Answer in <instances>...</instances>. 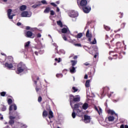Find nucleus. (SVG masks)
Returning <instances> with one entry per match:
<instances>
[{
	"label": "nucleus",
	"instance_id": "16",
	"mask_svg": "<svg viewBox=\"0 0 128 128\" xmlns=\"http://www.w3.org/2000/svg\"><path fill=\"white\" fill-rule=\"evenodd\" d=\"M26 10V6L22 5L20 6V10H21V12Z\"/></svg>",
	"mask_w": 128,
	"mask_h": 128
},
{
	"label": "nucleus",
	"instance_id": "31",
	"mask_svg": "<svg viewBox=\"0 0 128 128\" xmlns=\"http://www.w3.org/2000/svg\"><path fill=\"white\" fill-rule=\"evenodd\" d=\"M12 12V9H8V16H10Z\"/></svg>",
	"mask_w": 128,
	"mask_h": 128
},
{
	"label": "nucleus",
	"instance_id": "57",
	"mask_svg": "<svg viewBox=\"0 0 128 128\" xmlns=\"http://www.w3.org/2000/svg\"><path fill=\"white\" fill-rule=\"evenodd\" d=\"M34 54H36V56H38V52L36 51V52H34Z\"/></svg>",
	"mask_w": 128,
	"mask_h": 128
},
{
	"label": "nucleus",
	"instance_id": "14",
	"mask_svg": "<svg viewBox=\"0 0 128 128\" xmlns=\"http://www.w3.org/2000/svg\"><path fill=\"white\" fill-rule=\"evenodd\" d=\"M82 108L84 110H88V103H84L82 106Z\"/></svg>",
	"mask_w": 128,
	"mask_h": 128
},
{
	"label": "nucleus",
	"instance_id": "12",
	"mask_svg": "<svg viewBox=\"0 0 128 128\" xmlns=\"http://www.w3.org/2000/svg\"><path fill=\"white\" fill-rule=\"evenodd\" d=\"M88 4V0H81L80 1V6L82 8L86 6Z\"/></svg>",
	"mask_w": 128,
	"mask_h": 128
},
{
	"label": "nucleus",
	"instance_id": "37",
	"mask_svg": "<svg viewBox=\"0 0 128 128\" xmlns=\"http://www.w3.org/2000/svg\"><path fill=\"white\" fill-rule=\"evenodd\" d=\"M14 15L10 16V15H8V18L10 20H12V18H14Z\"/></svg>",
	"mask_w": 128,
	"mask_h": 128
},
{
	"label": "nucleus",
	"instance_id": "24",
	"mask_svg": "<svg viewBox=\"0 0 128 128\" xmlns=\"http://www.w3.org/2000/svg\"><path fill=\"white\" fill-rule=\"evenodd\" d=\"M108 120L109 122H114V117L112 116H110L108 117Z\"/></svg>",
	"mask_w": 128,
	"mask_h": 128
},
{
	"label": "nucleus",
	"instance_id": "49",
	"mask_svg": "<svg viewBox=\"0 0 128 128\" xmlns=\"http://www.w3.org/2000/svg\"><path fill=\"white\" fill-rule=\"evenodd\" d=\"M75 40H70V42H71V44H74V42H74Z\"/></svg>",
	"mask_w": 128,
	"mask_h": 128
},
{
	"label": "nucleus",
	"instance_id": "19",
	"mask_svg": "<svg viewBox=\"0 0 128 128\" xmlns=\"http://www.w3.org/2000/svg\"><path fill=\"white\" fill-rule=\"evenodd\" d=\"M50 12V8L49 7H46V9L44 10V12L45 14H48Z\"/></svg>",
	"mask_w": 128,
	"mask_h": 128
},
{
	"label": "nucleus",
	"instance_id": "20",
	"mask_svg": "<svg viewBox=\"0 0 128 128\" xmlns=\"http://www.w3.org/2000/svg\"><path fill=\"white\" fill-rule=\"evenodd\" d=\"M70 62L72 63V66H74L76 64L78 61L75 60H70Z\"/></svg>",
	"mask_w": 128,
	"mask_h": 128
},
{
	"label": "nucleus",
	"instance_id": "36",
	"mask_svg": "<svg viewBox=\"0 0 128 128\" xmlns=\"http://www.w3.org/2000/svg\"><path fill=\"white\" fill-rule=\"evenodd\" d=\"M13 112L14 114V116H17L20 114H18V112L16 111Z\"/></svg>",
	"mask_w": 128,
	"mask_h": 128
},
{
	"label": "nucleus",
	"instance_id": "55",
	"mask_svg": "<svg viewBox=\"0 0 128 128\" xmlns=\"http://www.w3.org/2000/svg\"><path fill=\"white\" fill-rule=\"evenodd\" d=\"M73 58L74 60H76V58H78V56H75Z\"/></svg>",
	"mask_w": 128,
	"mask_h": 128
},
{
	"label": "nucleus",
	"instance_id": "3",
	"mask_svg": "<svg viewBox=\"0 0 128 128\" xmlns=\"http://www.w3.org/2000/svg\"><path fill=\"white\" fill-rule=\"evenodd\" d=\"M86 36L87 38H88V42H90V44H96V38H94V40L92 42V34L90 33V30H87Z\"/></svg>",
	"mask_w": 128,
	"mask_h": 128
},
{
	"label": "nucleus",
	"instance_id": "8",
	"mask_svg": "<svg viewBox=\"0 0 128 128\" xmlns=\"http://www.w3.org/2000/svg\"><path fill=\"white\" fill-rule=\"evenodd\" d=\"M84 122L86 124L90 122V116H88V115H85L84 116Z\"/></svg>",
	"mask_w": 128,
	"mask_h": 128
},
{
	"label": "nucleus",
	"instance_id": "34",
	"mask_svg": "<svg viewBox=\"0 0 128 128\" xmlns=\"http://www.w3.org/2000/svg\"><path fill=\"white\" fill-rule=\"evenodd\" d=\"M62 74H58L56 75V78H62Z\"/></svg>",
	"mask_w": 128,
	"mask_h": 128
},
{
	"label": "nucleus",
	"instance_id": "59",
	"mask_svg": "<svg viewBox=\"0 0 128 128\" xmlns=\"http://www.w3.org/2000/svg\"><path fill=\"white\" fill-rule=\"evenodd\" d=\"M1 54H2V56H6V54L3 52H1Z\"/></svg>",
	"mask_w": 128,
	"mask_h": 128
},
{
	"label": "nucleus",
	"instance_id": "27",
	"mask_svg": "<svg viewBox=\"0 0 128 128\" xmlns=\"http://www.w3.org/2000/svg\"><path fill=\"white\" fill-rule=\"evenodd\" d=\"M78 90V88H76L75 86H73L72 88V92H76Z\"/></svg>",
	"mask_w": 128,
	"mask_h": 128
},
{
	"label": "nucleus",
	"instance_id": "23",
	"mask_svg": "<svg viewBox=\"0 0 128 128\" xmlns=\"http://www.w3.org/2000/svg\"><path fill=\"white\" fill-rule=\"evenodd\" d=\"M73 96V102H80V97H76V98H74V96Z\"/></svg>",
	"mask_w": 128,
	"mask_h": 128
},
{
	"label": "nucleus",
	"instance_id": "61",
	"mask_svg": "<svg viewBox=\"0 0 128 128\" xmlns=\"http://www.w3.org/2000/svg\"><path fill=\"white\" fill-rule=\"evenodd\" d=\"M4 2H8V0H2Z\"/></svg>",
	"mask_w": 128,
	"mask_h": 128
},
{
	"label": "nucleus",
	"instance_id": "42",
	"mask_svg": "<svg viewBox=\"0 0 128 128\" xmlns=\"http://www.w3.org/2000/svg\"><path fill=\"white\" fill-rule=\"evenodd\" d=\"M15 118L16 120H20V114L17 116H15Z\"/></svg>",
	"mask_w": 128,
	"mask_h": 128
},
{
	"label": "nucleus",
	"instance_id": "39",
	"mask_svg": "<svg viewBox=\"0 0 128 128\" xmlns=\"http://www.w3.org/2000/svg\"><path fill=\"white\" fill-rule=\"evenodd\" d=\"M77 4L79 8H80V0H77Z\"/></svg>",
	"mask_w": 128,
	"mask_h": 128
},
{
	"label": "nucleus",
	"instance_id": "56",
	"mask_svg": "<svg viewBox=\"0 0 128 128\" xmlns=\"http://www.w3.org/2000/svg\"><path fill=\"white\" fill-rule=\"evenodd\" d=\"M84 78H85V80H87L88 78V74H86L84 77Z\"/></svg>",
	"mask_w": 128,
	"mask_h": 128
},
{
	"label": "nucleus",
	"instance_id": "41",
	"mask_svg": "<svg viewBox=\"0 0 128 128\" xmlns=\"http://www.w3.org/2000/svg\"><path fill=\"white\" fill-rule=\"evenodd\" d=\"M50 14L51 16H54V10H50Z\"/></svg>",
	"mask_w": 128,
	"mask_h": 128
},
{
	"label": "nucleus",
	"instance_id": "62",
	"mask_svg": "<svg viewBox=\"0 0 128 128\" xmlns=\"http://www.w3.org/2000/svg\"><path fill=\"white\" fill-rule=\"evenodd\" d=\"M0 118L2 120H4V117L2 116Z\"/></svg>",
	"mask_w": 128,
	"mask_h": 128
},
{
	"label": "nucleus",
	"instance_id": "29",
	"mask_svg": "<svg viewBox=\"0 0 128 128\" xmlns=\"http://www.w3.org/2000/svg\"><path fill=\"white\" fill-rule=\"evenodd\" d=\"M8 104H12V98H9L8 100Z\"/></svg>",
	"mask_w": 128,
	"mask_h": 128
},
{
	"label": "nucleus",
	"instance_id": "53",
	"mask_svg": "<svg viewBox=\"0 0 128 128\" xmlns=\"http://www.w3.org/2000/svg\"><path fill=\"white\" fill-rule=\"evenodd\" d=\"M40 88H36V92H38V90H40Z\"/></svg>",
	"mask_w": 128,
	"mask_h": 128
},
{
	"label": "nucleus",
	"instance_id": "17",
	"mask_svg": "<svg viewBox=\"0 0 128 128\" xmlns=\"http://www.w3.org/2000/svg\"><path fill=\"white\" fill-rule=\"evenodd\" d=\"M70 70V72L71 74H74L76 72V68L74 66H72Z\"/></svg>",
	"mask_w": 128,
	"mask_h": 128
},
{
	"label": "nucleus",
	"instance_id": "60",
	"mask_svg": "<svg viewBox=\"0 0 128 128\" xmlns=\"http://www.w3.org/2000/svg\"><path fill=\"white\" fill-rule=\"evenodd\" d=\"M120 128H124V125H121Z\"/></svg>",
	"mask_w": 128,
	"mask_h": 128
},
{
	"label": "nucleus",
	"instance_id": "10",
	"mask_svg": "<svg viewBox=\"0 0 128 128\" xmlns=\"http://www.w3.org/2000/svg\"><path fill=\"white\" fill-rule=\"evenodd\" d=\"M5 68H8L9 70L10 68H14V66L12 64H8V62H6L4 64Z\"/></svg>",
	"mask_w": 128,
	"mask_h": 128
},
{
	"label": "nucleus",
	"instance_id": "64",
	"mask_svg": "<svg viewBox=\"0 0 128 128\" xmlns=\"http://www.w3.org/2000/svg\"><path fill=\"white\" fill-rule=\"evenodd\" d=\"M125 128H128V126L127 125L125 126Z\"/></svg>",
	"mask_w": 128,
	"mask_h": 128
},
{
	"label": "nucleus",
	"instance_id": "11",
	"mask_svg": "<svg viewBox=\"0 0 128 128\" xmlns=\"http://www.w3.org/2000/svg\"><path fill=\"white\" fill-rule=\"evenodd\" d=\"M107 112L108 114H111V116H114V114L116 116H118V114H116L114 110L110 109L107 111Z\"/></svg>",
	"mask_w": 128,
	"mask_h": 128
},
{
	"label": "nucleus",
	"instance_id": "45",
	"mask_svg": "<svg viewBox=\"0 0 128 128\" xmlns=\"http://www.w3.org/2000/svg\"><path fill=\"white\" fill-rule=\"evenodd\" d=\"M55 60L56 62H60V58H58V59L57 58H56Z\"/></svg>",
	"mask_w": 128,
	"mask_h": 128
},
{
	"label": "nucleus",
	"instance_id": "52",
	"mask_svg": "<svg viewBox=\"0 0 128 128\" xmlns=\"http://www.w3.org/2000/svg\"><path fill=\"white\" fill-rule=\"evenodd\" d=\"M56 12H60V8H58V7H57V8H56Z\"/></svg>",
	"mask_w": 128,
	"mask_h": 128
},
{
	"label": "nucleus",
	"instance_id": "1",
	"mask_svg": "<svg viewBox=\"0 0 128 128\" xmlns=\"http://www.w3.org/2000/svg\"><path fill=\"white\" fill-rule=\"evenodd\" d=\"M70 106L72 108V118H76V116H80V110L79 109L80 108V103L74 104V106H72V104L70 103Z\"/></svg>",
	"mask_w": 128,
	"mask_h": 128
},
{
	"label": "nucleus",
	"instance_id": "9",
	"mask_svg": "<svg viewBox=\"0 0 128 128\" xmlns=\"http://www.w3.org/2000/svg\"><path fill=\"white\" fill-rule=\"evenodd\" d=\"M26 36L27 38H34V34H32V32H30V31H28L26 33Z\"/></svg>",
	"mask_w": 128,
	"mask_h": 128
},
{
	"label": "nucleus",
	"instance_id": "22",
	"mask_svg": "<svg viewBox=\"0 0 128 128\" xmlns=\"http://www.w3.org/2000/svg\"><path fill=\"white\" fill-rule=\"evenodd\" d=\"M30 41H28V42L25 43L24 48L28 50V46H30Z\"/></svg>",
	"mask_w": 128,
	"mask_h": 128
},
{
	"label": "nucleus",
	"instance_id": "58",
	"mask_svg": "<svg viewBox=\"0 0 128 128\" xmlns=\"http://www.w3.org/2000/svg\"><path fill=\"white\" fill-rule=\"evenodd\" d=\"M84 65L85 66H90V64H88V62H86L85 64H84Z\"/></svg>",
	"mask_w": 128,
	"mask_h": 128
},
{
	"label": "nucleus",
	"instance_id": "21",
	"mask_svg": "<svg viewBox=\"0 0 128 128\" xmlns=\"http://www.w3.org/2000/svg\"><path fill=\"white\" fill-rule=\"evenodd\" d=\"M48 112H46V110H44L42 112L43 118H46V116H48Z\"/></svg>",
	"mask_w": 128,
	"mask_h": 128
},
{
	"label": "nucleus",
	"instance_id": "13",
	"mask_svg": "<svg viewBox=\"0 0 128 128\" xmlns=\"http://www.w3.org/2000/svg\"><path fill=\"white\" fill-rule=\"evenodd\" d=\"M54 118V112H52V110H50L48 113V118L50 120V118Z\"/></svg>",
	"mask_w": 128,
	"mask_h": 128
},
{
	"label": "nucleus",
	"instance_id": "35",
	"mask_svg": "<svg viewBox=\"0 0 128 128\" xmlns=\"http://www.w3.org/2000/svg\"><path fill=\"white\" fill-rule=\"evenodd\" d=\"M41 2L43 4H48V3L46 2V0H42L41 1Z\"/></svg>",
	"mask_w": 128,
	"mask_h": 128
},
{
	"label": "nucleus",
	"instance_id": "18",
	"mask_svg": "<svg viewBox=\"0 0 128 128\" xmlns=\"http://www.w3.org/2000/svg\"><path fill=\"white\" fill-rule=\"evenodd\" d=\"M68 30V28H63L62 29V34H66Z\"/></svg>",
	"mask_w": 128,
	"mask_h": 128
},
{
	"label": "nucleus",
	"instance_id": "26",
	"mask_svg": "<svg viewBox=\"0 0 128 128\" xmlns=\"http://www.w3.org/2000/svg\"><path fill=\"white\" fill-rule=\"evenodd\" d=\"M90 80H88L86 81L85 84L86 88H90Z\"/></svg>",
	"mask_w": 128,
	"mask_h": 128
},
{
	"label": "nucleus",
	"instance_id": "32",
	"mask_svg": "<svg viewBox=\"0 0 128 128\" xmlns=\"http://www.w3.org/2000/svg\"><path fill=\"white\" fill-rule=\"evenodd\" d=\"M62 38L64 40H68V38H66V35L65 34L62 35Z\"/></svg>",
	"mask_w": 128,
	"mask_h": 128
},
{
	"label": "nucleus",
	"instance_id": "2",
	"mask_svg": "<svg viewBox=\"0 0 128 128\" xmlns=\"http://www.w3.org/2000/svg\"><path fill=\"white\" fill-rule=\"evenodd\" d=\"M24 70H26V65L23 64L22 62L19 63L18 65L16 73L18 74H22V72H23Z\"/></svg>",
	"mask_w": 128,
	"mask_h": 128
},
{
	"label": "nucleus",
	"instance_id": "25",
	"mask_svg": "<svg viewBox=\"0 0 128 128\" xmlns=\"http://www.w3.org/2000/svg\"><path fill=\"white\" fill-rule=\"evenodd\" d=\"M57 24L59 26L60 28H62V22L60 20L57 21Z\"/></svg>",
	"mask_w": 128,
	"mask_h": 128
},
{
	"label": "nucleus",
	"instance_id": "43",
	"mask_svg": "<svg viewBox=\"0 0 128 128\" xmlns=\"http://www.w3.org/2000/svg\"><path fill=\"white\" fill-rule=\"evenodd\" d=\"M37 6H40V4H34L32 6V8H36Z\"/></svg>",
	"mask_w": 128,
	"mask_h": 128
},
{
	"label": "nucleus",
	"instance_id": "54",
	"mask_svg": "<svg viewBox=\"0 0 128 128\" xmlns=\"http://www.w3.org/2000/svg\"><path fill=\"white\" fill-rule=\"evenodd\" d=\"M26 30H30V27L28 26H26Z\"/></svg>",
	"mask_w": 128,
	"mask_h": 128
},
{
	"label": "nucleus",
	"instance_id": "28",
	"mask_svg": "<svg viewBox=\"0 0 128 128\" xmlns=\"http://www.w3.org/2000/svg\"><path fill=\"white\" fill-rule=\"evenodd\" d=\"M1 96H6V92H2L0 93Z\"/></svg>",
	"mask_w": 128,
	"mask_h": 128
},
{
	"label": "nucleus",
	"instance_id": "7",
	"mask_svg": "<svg viewBox=\"0 0 128 128\" xmlns=\"http://www.w3.org/2000/svg\"><path fill=\"white\" fill-rule=\"evenodd\" d=\"M14 108V110H16L18 109V108L16 107V104H12L10 106L9 108V114H12V109Z\"/></svg>",
	"mask_w": 128,
	"mask_h": 128
},
{
	"label": "nucleus",
	"instance_id": "51",
	"mask_svg": "<svg viewBox=\"0 0 128 128\" xmlns=\"http://www.w3.org/2000/svg\"><path fill=\"white\" fill-rule=\"evenodd\" d=\"M16 25L18 26H22V23L18 22H17Z\"/></svg>",
	"mask_w": 128,
	"mask_h": 128
},
{
	"label": "nucleus",
	"instance_id": "15",
	"mask_svg": "<svg viewBox=\"0 0 128 128\" xmlns=\"http://www.w3.org/2000/svg\"><path fill=\"white\" fill-rule=\"evenodd\" d=\"M94 109L96 110L98 112L99 114H100V113L102 112V108H99V110H98V108L96 106H95Z\"/></svg>",
	"mask_w": 128,
	"mask_h": 128
},
{
	"label": "nucleus",
	"instance_id": "40",
	"mask_svg": "<svg viewBox=\"0 0 128 128\" xmlns=\"http://www.w3.org/2000/svg\"><path fill=\"white\" fill-rule=\"evenodd\" d=\"M14 118H16V116H10V120H14Z\"/></svg>",
	"mask_w": 128,
	"mask_h": 128
},
{
	"label": "nucleus",
	"instance_id": "48",
	"mask_svg": "<svg viewBox=\"0 0 128 128\" xmlns=\"http://www.w3.org/2000/svg\"><path fill=\"white\" fill-rule=\"evenodd\" d=\"M75 46H80V44H74Z\"/></svg>",
	"mask_w": 128,
	"mask_h": 128
},
{
	"label": "nucleus",
	"instance_id": "50",
	"mask_svg": "<svg viewBox=\"0 0 128 128\" xmlns=\"http://www.w3.org/2000/svg\"><path fill=\"white\" fill-rule=\"evenodd\" d=\"M42 36V34L40 33L37 34V38H40Z\"/></svg>",
	"mask_w": 128,
	"mask_h": 128
},
{
	"label": "nucleus",
	"instance_id": "46",
	"mask_svg": "<svg viewBox=\"0 0 128 128\" xmlns=\"http://www.w3.org/2000/svg\"><path fill=\"white\" fill-rule=\"evenodd\" d=\"M50 4H51V6H54V7L57 6V5L54 4V2H51Z\"/></svg>",
	"mask_w": 128,
	"mask_h": 128
},
{
	"label": "nucleus",
	"instance_id": "4",
	"mask_svg": "<svg viewBox=\"0 0 128 128\" xmlns=\"http://www.w3.org/2000/svg\"><path fill=\"white\" fill-rule=\"evenodd\" d=\"M82 10L85 14H88L92 10V8L90 6H84L82 7Z\"/></svg>",
	"mask_w": 128,
	"mask_h": 128
},
{
	"label": "nucleus",
	"instance_id": "47",
	"mask_svg": "<svg viewBox=\"0 0 128 128\" xmlns=\"http://www.w3.org/2000/svg\"><path fill=\"white\" fill-rule=\"evenodd\" d=\"M76 38H80V33H79L78 34V35L76 36Z\"/></svg>",
	"mask_w": 128,
	"mask_h": 128
},
{
	"label": "nucleus",
	"instance_id": "33",
	"mask_svg": "<svg viewBox=\"0 0 128 128\" xmlns=\"http://www.w3.org/2000/svg\"><path fill=\"white\" fill-rule=\"evenodd\" d=\"M42 96H40L38 98V102H42Z\"/></svg>",
	"mask_w": 128,
	"mask_h": 128
},
{
	"label": "nucleus",
	"instance_id": "30",
	"mask_svg": "<svg viewBox=\"0 0 128 128\" xmlns=\"http://www.w3.org/2000/svg\"><path fill=\"white\" fill-rule=\"evenodd\" d=\"M9 124L10 126H12L14 124V120H10Z\"/></svg>",
	"mask_w": 128,
	"mask_h": 128
},
{
	"label": "nucleus",
	"instance_id": "38",
	"mask_svg": "<svg viewBox=\"0 0 128 128\" xmlns=\"http://www.w3.org/2000/svg\"><path fill=\"white\" fill-rule=\"evenodd\" d=\"M2 110V112L6 111V106H3Z\"/></svg>",
	"mask_w": 128,
	"mask_h": 128
},
{
	"label": "nucleus",
	"instance_id": "6",
	"mask_svg": "<svg viewBox=\"0 0 128 128\" xmlns=\"http://www.w3.org/2000/svg\"><path fill=\"white\" fill-rule=\"evenodd\" d=\"M21 16L22 18H30L32 16V14L28 13V11H24L21 14Z\"/></svg>",
	"mask_w": 128,
	"mask_h": 128
},
{
	"label": "nucleus",
	"instance_id": "44",
	"mask_svg": "<svg viewBox=\"0 0 128 128\" xmlns=\"http://www.w3.org/2000/svg\"><path fill=\"white\" fill-rule=\"evenodd\" d=\"M104 28L106 29V30H110V28L108 26H105Z\"/></svg>",
	"mask_w": 128,
	"mask_h": 128
},
{
	"label": "nucleus",
	"instance_id": "63",
	"mask_svg": "<svg viewBox=\"0 0 128 128\" xmlns=\"http://www.w3.org/2000/svg\"><path fill=\"white\" fill-rule=\"evenodd\" d=\"M34 82L35 84H38V82H36V80L34 81Z\"/></svg>",
	"mask_w": 128,
	"mask_h": 128
},
{
	"label": "nucleus",
	"instance_id": "5",
	"mask_svg": "<svg viewBox=\"0 0 128 128\" xmlns=\"http://www.w3.org/2000/svg\"><path fill=\"white\" fill-rule=\"evenodd\" d=\"M68 16L70 18H76V16H78V13L74 10H71L68 13Z\"/></svg>",
	"mask_w": 128,
	"mask_h": 128
}]
</instances>
